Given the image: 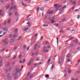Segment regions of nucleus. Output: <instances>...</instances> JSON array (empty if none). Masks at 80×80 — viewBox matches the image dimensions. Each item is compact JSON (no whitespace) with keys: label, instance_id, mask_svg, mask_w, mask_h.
Segmentation results:
<instances>
[{"label":"nucleus","instance_id":"f03ea898","mask_svg":"<svg viewBox=\"0 0 80 80\" xmlns=\"http://www.w3.org/2000/svg\"><path fill=\"white\" fill-rule=\"evenodd\" d=\"M2 29H3V30L5 31V32H7L8 30V29L7 28H6V27L2 28Z\"/></svg>","mask_w":80,"mask_h":80},{"label":"nucleus","instance_id":"a211bd4d","mask_svg":"<svg viewBox=\"0 0 80 80\" xmlns=\"http://www.w3.org/2000/svg\"><path fill=\"white\" fill-rule=\"evenodd\" d=\"M30 72L28 73L27 75V77H28V76H29V75H30Z\"/></svg>","mask_w":80,"mask_h":80},{"label":"nucleus","instance_id":"9b49d317","mask_svg":"<svg viewBox=\"0 0 80 80\" xmlns=\"http://www.w3.org/2000/svg\"><path fill=\"white\" fill-rule=\"evenodd\" d=\"M72 55V54L70 53H69L67 55V57H70V56Z\"/></svg>","mask_w":80,"mask_h":80},{"label":"nucleus","instance_id":"4be33fe9","mask_svg":"<svg viewBox=\"0 0 80 80\" xmlns=\"http://www.w3.org/2000/svg\"><path fill=\"white\" fill-rule=\"evenodd\" d=\"M33 59H32L31 60H30V61H29V62H31V63H32V62H33Z\"/></svg>","mask_w":80,"mask_h":80},{"label":"nucleus","instance_id":"4c0bfd02","mask_svg":"<svg viewBox=\"0 0 80 80\" xmlns=\"http://www.w3.org/2000/svg\"><path fill=\"white\" fill-rule=\"evenodd\" d=\"M28 28H26V29H24L23 31H26V30H28Z\"/></svg>","mask_w":80,"mask_h":80},{"label":"nucleus","instance_id":"1a4fd4ad","mask_svg":"<svg viewBox=\"0 0 80 80\" xmlns=\"http://www.w3.org/2000/svg\"><path fill=\"white\" fill-rule=\"evenodd\" d=\"M21 3L22 5H23V6H24V7H27V4L23 3V2H21Z\"/></svg>","mask_w":80,"mask_h":80},{"label":"nucleus","instance_id":"69168bd1","mask_svg":"<svg viewBox=\"0 0 80 80\" xmlns=\"http://www.w3.org/2000/svg\"><path fill=\"white\" fill-rule=\"evenodd\" d=\"M8 38H6V39H5V40H6V41H7V40H8Z\"/></svg>","mask_w":80,"mask_h":80},{"label":"nucleus","instance_id":"6ab92c4d","mask_svg":"<svg viewBox=\"0 0 80 80\" xmlns=\"http://www.w3.org/2000/svg\"><path fill=\"white\" fill-rule=\"evenodd\" d=\"M79 11H80V10L79 9H76L74 10V12H78Z\"/></svg>","mask_w":80,"mask_h":80},{"label":"nucleus","instance_id":"b1692460","mask_svg":"<svg viewBox=\"0 0 80 80\" xmlns=\"http://www.w3.org/2000/svg\"><path fill=\"white\" fill-rule=\"evenodd\" d=\"M12 14V12H9V16H11V15Z\"/></svg>","mask_w":80,"mask_h":80},{"label":"nucleus","instance_id":"7c9ffc66","mask_svg":"<svg viewBox=\"0 0 80 80\" xmlns=\"http://www.w3.org/2000/svg\"><path fill=\"white\" fill-rule=\"evenodd\" d=\"M51 60V59L50 58L48 61L47 63H50V60Z\"/></svg>","mask_w":80,"mask_h":80},{"label":"nucleus","instance_id":"5fc2aeb1","mask_svg":"<svg viewBox=\"0 0 80 80\" xmlns=\"http://www.w3.org/2000/svg\"><path fill=\"white\" fill-rule=\"evenodd\" d=\"M29 48H30V46H29V47H28V48H27V51H28V50H29Z\"/></svg>","mask_w":80,"mask_h":80},{"label":"nucleus","instance_id":"aec40b11","mask_svg":"<svg viewBox=\"0 0 80 80\" xmlns=\"http://www.w3.org/2000/svg\"><path fill=\"white\" fill-rule=\"evenodd\" d=\"M40 10L42 11H44V8L43 7H42L41 9H40Z\"/></svg>","mask_w":80,"mask_h":80},{"label":"nucleus","instance_id":"4468645a","mask_svg":"<svg viewBox=\"0 0 80 80\" xmlns=\"http://www.w3.org/2000/svg\"><path fill=\"white\" fill-rule=\"evenodd\" d=\"M12 78L11 77H10L7 78L8 80H12Z\"/></svg>","mask_w":80,"mask_h":80},{"label":"nucleus","instance_id":"f704fd0d","mask_svg":"<svg viewBox=\"0 0 80 80\" xmlns=\"http://www.w3.org/2000/svg\"><path fill=\"white\" fill-rule=\"evenodd\" d=\"M25 61H26V59H24L22 61H23V63H25Z\"/></svg>","mask_w":80,"mask_h":80},{"label":"nucleus","instance_id":"bf43d9fd","mask_svg":"<svg viewBox=\"0 0 80 80\" xmlns=\"http://www.w3.org/2000/svg\"><path fill=\"white\" fill-rule=\"evenodd\" d=\"M47 17H46L44 18V20H46V19H47Z\"/></svg>","mask_w":80,"mask_h":80},{"label":"nucleus","instance_id":"c03bdc74","mask_svg":"<svg viewBox=\"0 0 80 80\" xmlns=\"http://www.w3.org/2000/svg\"><path fill=\"white\" fill-rule=\"evenodd\" d=\"M13 6H12L11 7H10V10H12V9H13Z\"/></svg>","mask_w":80,"mask_h":80},{"label":"nucleus","instance_id":"7ed1b4c3","mask_svg":"<svg viewBox=\"0 0 80 80\" xmlns=\"http://www.w3.org/2000/svg\"><path fill=\"white\" fill-rule=\"evenodd\" d=\"M62 61H63V59L62 58H60L59 59V63H62Z\"/></svg>","mask_w":80,"mask_h":80},{"label":"nucleus","instance_id":"ea45409f","mask_svg":"<svg viewBox=\"0 0 80 80\" xmlns=\"http://www.w3.org/2000/svg\"><path fill=\"white\" fill-rule=\"evenodd\" d=\"M65 19H63L62 20V22H65Z\"/></svg>","mask_w":80,"mask_h":80},{"label":"nucleus","instance_id":"79ce46f5","mask_svg":"<svg viewBox=\"0 0 80 80\" xmlns=\"http://www.w3.org/2000/svg\"><path fill=\"white\" fill-rule=\"evenodd\" d=\"M75 42H76L77 45V44H78V41H77V40H75Z\"/></svg>","mask_w":80,"mask_h":80},{"label":"nucleus","instance_id":"6e6552de","mask_svg":"<svg viewBox=\"0 0 80 80\" xmlns=\"http://www.w3.org/2000/svg\"><path fill=\"white\" fill-rule=\"evenodd\" d=\"M57 3L55 4L54 5V7H55V8H57V7H60V6H58V5H57Z\"/></svg>","mask_w":80,"mask_h":80},{"label":"nucleus","instance_id":"473e14b6","mask_svg":"<svg viewBox=\"0 0 80 80\" xmlns=\"http://www.w3.org/2000/svg\"><path fill=\"white\" fill-rule=\"evenodd\" d=\"M8 42H6L4 44V45H7V44H8Z\"/></svg>","mask_w":80,"mask_h":80},{"label":"nucleus","instance_id":"c85d7f7f","mask_svg":"<svg viewBox=\"0 0 80 80\" xmlns=\"http://www.w3.org/2000/svg\"><path fill=\"white\" fill-rule=\"evenodd\" d=\"M60 14H62V13H63V11H61L60 12Z\"/></svg>","mask_w":80,"mask_h":80},{"label":"nucleus","instance_id":"72a5a7b5","mask_svg":"<svg viewBox=\"0 0 80 80\" xmlns=\"http://www.w3.org/2000/svg\"><path fill=\"white\" fill-rule=\"evenodd\" d=\"M14 31H15V32H17L18 31V29H17V28Z\"/></svg>","mask_w":80,"mask_h":80},{"label":"nucleus","instance_id":"3c124183","mask_svg":"<svg viewBox=\"0 0 80 80\" xmlns=\"http://www.w3.org/2000/svg\"><path fill=\"white\" fill-rule=\"evenodd\" d=\"M70 2H71V3H73L74 2L73 1V0H72L70 1Z\"/></svg>","mask_w":80,"mask_h":80},{"label":"nucleus","instance_id":"8fccbe9b","mask_svg":"<svg viewBox=\"0 0 80 80\" xmlns=\"http://www.w3.org/2000/svg\"><path fill=\"white\" fill-rule=\"evenodd\" d=\"M31 63L29 62L28 64V65H30L31 64Z\"/></svg>","mask_w":80,"mask_h":80},{"label":"nucleus","instance_id":"f8f14e48","mask_svg":"<svg viewBox=\"0 0 80 80\" xmlns=\"http://www.w3.org/2000/svg\"><path fill=\"white\" fill-rule=\"evenodd\" d=\"M37 44H35L34 46V50H36L37 49Z\"/></svg>","mask_w":80,"mask_h":80},{"label":"nucleus","instance_id":"2eb2a0df","mask_svg":"<svg viewBox=\"0 0 80 80\" xmlns=\"http://www.w3.org/2000/svg\"><path fill=\"white\" fill-rule=\"evenodd\" d=\"M66 7L65 6H64L62 7L61 8V10H63L65 8H66Z\"/></svg>","mask_w":80,"mask_h":80},{"label":"nucleus","instance_id":"a878e982","mask_svg":"<svg viewBox=\"0 0 80 80\" xmlns=\"http://www.w3.org/2000/svg\"><path fill=\"white\" fill-rule=\"evenodd\" d=\"M32 77H33V74H30L29 76V78H32Z\"/></svg>","mask_w":80,"mask_h":80},{"label":"nucleus","instance_id":"13d9d810","mask_svg":"<svg viewBox=\"0 0 80 80\" xmlns=\"http://www.w3.org/2000/svg\"><path fill=\"white\" fill-rule=\"evenodd\" d=\"M52 13H53V11H52V12L50 11V14H52Z\"/></svg>","mask_w":80,"mask_h":80},{"label":"nucleus","instance_id":"e433bc0d","mask_svg":"<svg viewBox=\"0 0 80 80\" xmlns=\"http://www.w3.org/2000/svg\"><path fill=\"white\" fill-rule=\"evenodd\" d=\"M5 50V49H3L1 51V52H3Z\"/></svg>","mask_w":80,"mask_h":80},{"label":"nucleus","instance_id":"0e129e2a","mask_svg":"<svg viewBox=\"0 0 80 80\" xmlns=\"http://www.w3.org/2000/svg\"><path fill=\"white\" fill-rule=\"evenodd\" d=\"M53 22H54V21L52 20V22H51V23H53Z\"/></svg>","mask_w":80,"mask_h":80},{"label":"nucleus","instance_id":"bb28decb","mask_svg":"<svg viewBox=\"0 0 80 80\" xmlns=\"http://www.w3.org/2000/svg\"><path fill=\"white\" fill-rule=\"evenodd\" d=\"M6 42V41L5 39H4L2 41V43H4V42Z\"/></svg>","mask_w":80,"mask_h":80},{"label":"nucleus","instance_id":"f3484780","mask_svg":"<svg viewBox=\"0 0 80 80\" xmlns=\"http://www.w3.org/2000/svg\"><path fill=\"white\" fill-rule=\"evenodd\" d=\"M26 47H27V46L25 45H24L23 47V49H25V48H26Z\"/></svg>","mask_w":80,"mask_h":80},{"label":"nucleus","instance_id":"49530a36","mask_svg":"<svg viewBox=\"0 0 80 80\" xmlns=\"http://www.w3.org/2000/svg\"><path fill=\"white\" fill-rule=\"evenodd\" d=\"M45 52L46 53H47L48 52V50H45Z\"/></svg>","mask_w":80,"mask_h":80},{"label":"nucleus","instance_id":"5701e85b","mask_svg":"<svg viewBox=\"0 0 80 80\" xmlns=\"http://www.w3.org/2000/svg\"><path fill=\"white\" fill-rule=\"evenodd\" d=\"M45 77H46V78H48V77H49V75L48 74H47L45 76Z\"/></svg>","mask_w":80,"mask_h":80},{"label":"nucleus","instance_id":"37998d69","mask_svg":"<svg viewBox=\"0 0 80 80\" xmlns=\"http://www.w3.org/2000/svg\"><path fill=\"white\" fill-rule=\"evenodd\" d=\"M0 2L1 3H3V0H1Z\"/></svg>","mask_w":80,"mask_h":80},{"label":"nucleus","instance_id":"338daca9","mask_svg":"<svg viewBox=\"0 0 80 80\" xmlns=\"http://www.w3.org/2000/svg\"><path fill=\"white\" fill-rule=\"evenodd\" d=\"M15 37H16V35H13V38H14Z\"/></svg>","mask_w":80,"mask_h":80},{"label":"nucleus","instance_id":"6e6d98bb","mask_svg":"<svg viewBox=\"0 0 80 80\" xmlns=\"http://www.w3.org/2000/svg\"><path fill=\"white\" fill-rule=\"evenodd\" d=\"M19 58H22V55H20L19 57Z\"/></svg>","mask_w":80,"mask_h":80},{"label":"nucleus","instance_id":"680f3d73","mask_svg":"<svg viewBox=\"0 0 80 80\" xmlns=\"http://www.w3.org/2000/svg\"><path fill=\"white\" fill-rule=\"evenodd\" d=\"M17 15V12H15V15Z\"/></svg>","mask_w":80,"mask_h":80},{"label":"nucleus","instance_id":"2f4dec72","mask_svg":"<svg viewBox=\"0 0 80 80\" xmlns=\"http://www.w3.org/2000/svg\"><path fill=\"white\" fill-rule=\"evenodd\" d=\"M39 9H40V8L39 7H38V8L36 9V11L37 12H38L39 10Z\"/></svg>","mask_w":80,"mask_h":80},{"label":"nucleus","instance_id":"20e7f679","mask_svg":"<svg viewBox=\"0 0 80 80\" xmlns=\"http://www.w3.org/2000/svg\"><path fill=\"white\" fill-rule=\"evenodd\" d=\"M17 48H18V46H15L13 50L14 51H15V50H17Z\"/></svg>","mask_w":80,"mask_h":80},{"label":"nucleus","instance_id":"9d476101","mask_svg":"<svg viewBox=\"0 0 80 80\" xmlns=\"http://www.w3.org/2000/svg\"><path fill=\"white\" fill-rule=\"evenodd\" d=\"M2 60H1L0 61V67H1L2 65Z\"/></svg>","mask_w":80,"mask_h":80},{"label":"nucleus","instance_id":"393cba45","mask_svg":"<svg viewBox=\"0 0 80 80\" xmlns=\"http://www.w3.org/2000/svg\"><path fill=\"white\" fill-rule=\"evenodd\" d=\"M80 18V14H79L77 16V18L78 19H79Z\"/></svg>","mask_w":80,"mask_h":80},{"label":"nucleus","instance_id":"a18cd8bd","mask_svg":"<svg viewBox=\"0 0 80 80\" xmlns=\"http://www.w3.org/2000/svg\"><path fill=\"white\" fill-rule=\"evenodd\" d=\"M68 73H71V70H69L68 71Z\"/></svg>","mask_w":80,"mask_h":80},{"label":"nucleus","instance_id":"58836bf2","mask_svg":"<svg viewBox=\"0 0 80 80\" xmlns=\"http://www.w3.org/2000/svg\"><path fill=\"white\" fill-rule=\"evenodd\" d=\"M50 11H48L47 12V13L48 14H50Z\"/></svg>","mask_w":80,"mask_h":80},{"label":"nucleus","instance_id":"a19ab883","mask_svg":"<svg viewBox=\"0 0 80 80\" xmlns=\"http://www.w3.org/2000/svg\"><path fill=\"white\" fill-rule=\"evenodd\" d=\"M9 38H12V34H10L9 36Z\"/></svg>","mask_w":80,"mask_h":80},{"label":"nucleus","instance_id":"ddd939ff","mask_svg":"<svg viewBox=\"0 0 80 80\" xmlns=\"http://www.w3.org/2000/svg\"><path fill=\"white\" fill-rule=\"evenodd\" d=\"M54 67V66L53 64H52V66L51 68V70H53V67Z\"/></svg>","mask_w":80,"mask_h":80},{"label":"nucleus","instance_id":"0eeeda50","mask_svg":"<svg viewBox=\"0 0 80 80\" xmlns=\"http://www.w3.org/2000/svg\"><path fill=\"white\" fill-rule=\"evenodd\" d=\"M54 26H55V27H58V26L59 25L58 23H55L54 24Z\"/></svg>","mask_w":80,"mask_h":80},{"label":"nucleus","instance_id":"774afa93","mask_svg":"<svg viewBox=\"0 0 80 80\" xmlns=\"http://www.w3.org/2000/svg\"><path fill=\"white\" fill-rule=\"evenodd\" d=\"M70 59H68V62H70Z\"/></svg>","mask_w":80,"mask_h":80},{"label":"nucleus","instance_id":"603ef678","mask_svg":"<svg viewBox=\"0 0 80 80\" xmlns=\"http://www.w3.org/2000/svg\"><path fill=\"white\" fill-rule=\"evenodd\" d=\"M70 47H72V46H73V45L72 44H70Z\"/></svg>","mask_w":80,"mask_h":80},{"label":"nucleus","instance_id":"f257e3e1","mask_svg":"<svg viewBox=\"0 0 80 80\" xmlns=\"http://www.w3.org/2000/svg\"><path fill=\"white\" fill-rule=\"evenodd\" d=\"M20 69V68L18 67L16 68V72H13L12 73V75H16V74H17V73H18L19 72H20L21 71V70Z\"/></svg>","mask_w":80,"mask_h":80},{"label":"nucleus","instance_id":"de8ad7c7","mask_svg":"<svg viewBox=\"0 0 80 80\" xmlns=\"http://www.w3.org/2000/svg\"><path fill=\"white\" fill-rule=\"evenodd\" d=\"M8 22V23H10V22H11V19L9 20Z\"/></svg>","mask_w":80,"mask_h":80},{"label":"nucleus","instance_id":"864d4df0","mask_svg":"<svg viewBox=\"0 0 80 80\" xmlns=\"http://www.w3.org/2000/svg\"><path fill=\"white\" fill-rule=\"evenodd\" d=\"M7 33L6 32H3V35H5V33Z\"/></svg>","mask_w":80,"mask_h":80},{"label":"nucleus","instance_id":"052dcab7","mask_svg":"<svg viewBox=\"0 0 80 80\" xmlns=\"http://www.w3.org/2000/svg\"><path fill=\"white\" fill-rule=\"evenodd\" d=\"M38 63H36L34 64V66H36V65H38Z\"/></svg>","mask_w":80,"mask_h":80},{"label":"nucleus","instance_id":"e2e57ef3","mask_svg":"<svg viewBox=\"0 0 80 80\" xmlns=\"http://www.w3.org/2000/svg\"><path fill=\"white\" fill-rule=\"evenodd\" d=\"M59 33H62V30H61L59 32Z\"/></svg>","mask_w":80,"mask_h":80},{"label":"nucleus","instance_id":"4d7b16f0","mask_svg":"<svg viewBox=\"0 0 80 80\" xmlns=\"http://www.w3.org/2000/svg\"><path fill=\"white\" fill-rule=\"evenodd\" d=\"M38 54V53L37 52H36L34 54L35 55H37V54Z\"/></svg>","mask_w":80,"mask_h":80},{"label":"nucleus","instance_id":"412c9836","mask_svg":"<svg viewBox=\"0 0 80 80\" xmlns=\"http://www.w3.org/2000/svg\"><path fill=\"white\" fill-rule=\"evenodd\" d=\"M18 78V75H17L15 76V77L14 78V79H17Z\"/></svg>","mask_w":80,"mask_h":80},{"label":"nucleus","instance_id":"dca6fc26","mask_svg":"<svg viewBox=\"0 0 80 80\" xmlns=\"http://www.w3.org/2000/svg\"><path fill=\"white\" fill-rule=\"evenodd\" d=\"M13 42H14V40L13 39H11L10 41V43H13Z\"/></svg>","mask_w":80,"mask_h":80},{"label":"nucleus","instance_id":"c9c22d12","mask_svg":"<svg viewBox=\"0 0 80 80\" xmlns=\"http://www.w3.org/2000/svg\"><path fill=\"white\" fill-rule=\"evenodd\" d=\"M6 8L7 9H8V8H9V6L8 5V6H6Z\"/></svg>","mask_w":80,"mask_h":80},{"label":"nucleus","instance_id":"c756f323","mask_svg":"<svg viewBox=\"0 0 80 80\" xmlns=\"http://www.w3.org/2000/svg\"><path fill=\"white\" fill-rule=\"evenodd\" d=\"M57 39V43H58V38H56Z\"/></svg>","mask_w":80,"mask_h":80},{"label":"nucleus","instance_id":"39448f33","mask_svg":"<svg viewBox=\"0 0 80 80\" xmlns=\"http://www.w3.org/2000/svg\"><path fill=\"white\" fill-rule=\"evenodd\" d=\"M28 27H30L31 25V23L29 22H28Z\"/></svg>","mask_w":80,"mask_h":80},{"label":"nucleus","instance_id":"cd10ccee","mask_svg":"<svg viewBox=\"0 0 80 80\" xmlns=\"http://www.w3.org/2000/svg\"><path fill=\"white\" fill-rule=\"evenodd\" d=\"M43 27H48V25H46V24H44L43 25Z\"/></svg>","mask_w":80,"mask_h":80},{"label":"nucleus","instance_id":"423d86ee","mask_svg":"<svg viewBox=\"0 0 80 80\" xmlns=\"http://www.w3.org/2000/svg\"><path fill=\"white\" fill-rule=\"evenodd\" d=\"M22 36H21L19 37L18 38V40H20L22 39Z\"/></svg>","mask_w":80,"mask_h":80},{"label":"nucleus","instance_id":"09e8293b","mask_svg":"<svg viewBox=\"0 0 80 80\" xmlns=\"http://www.w3.org/2000/svg\"><path fill=\"white\" fill-rule=\"evenodd\" d=\"M16 57H17V56H14L13 59H15V58H16Z\"/></svg>","mask_w":80,"mask_h":80}]
</instances>
